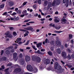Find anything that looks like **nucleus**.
<instances>
[{"label":"nucleus","mask_w":74,"mask_h":74,"mask_svg":"<svg viewBox=\"0 0 74 74\" xmlns=\"http://www.w3.org/2000/svg\"><path fill=\"white\" fill-rule=\"evenodd\" d=\"M62 55L63 57H64V58H66V53L64 52H63L62 53Z\"/></svg>","instance_id":"nucleus-12"},{"label":"nucleus","mask_w":74,"mask_h":74,"mask_svg":"<svg viewBox=\"0 0 74 74\" xmlns=\"http://www.w3.org/2000/svg\"><path fill=\"white\" fill-rule=\"evenodd\" d=\"M54 21L56 23H58V22H59V20H58V19H55L54 20Z\"/></svg>","instance_id":"nucleus-43"},{"label":"nucleus","mask_w":74,"mask_h":74,"mask_svg":"<svg viewBox=\"0 0 74 74\" xmlns=\"http://www.w3.org/2000/svg\"><path fill=\"white\" fill-rule=\"evenodd\" d=\"M36 61L37 62H38V63H39V62H40L41 61V59H40V58L39 57H38L36 60Z\"/></svg>","instance_id":"nucleus-15"},{"label":"nucleus","mask_w":74,"mask_h":74,"mask_svg":"<svg viewBox=\"0 0 74 74\" xmlns=\"http://www.w3.org/2000/svg\"><path fill=\"white\" fill-rule=\"evenodd\" d=\"M55 33H62V32H63L62 31H54Z\"/></svg>","instance_id":"nucleus-23"},{"label":"nucleus","mask_w":74,"mask_h":74,"mask_svg":"<svg viewBox=\"0 0 74 74\" xmlns=\"http://www.w3.org/2000/svg\"><path fill=\"white\" fill-rule=\"evenodd\" d=\"M71 42L72 44H73V40H72L71 41Z\"/></svg>","instance_id":"nucleus-63"},{"label":"nucleus","mask_w":74,"mask_h":74,"mask_svg":"<svg viewBox=\"0 0 74 74\" xmlns=\"http://www.w3.org/2000/svg\"><path fill=\"white\" fill-rule=\"evenodd\" d=\"M30 20H31L30 19L26 20L24 21V22H28L29 21H30Z\"/></svg>","instance_id":"nucleus-35"},{"label":"nucleus","mask_w":74,"mask_h":74,"mask_svg":"<svg viewBox=\"0 0 74 74\" xmlns=\"http://www.w3.org/2000/svg\"><path fill=\"white\" fill-rule=\"evenodd\" d=\"M45 18H42L40 19V20L41 21H45Z\"/></svg>","instance_id":"nucleus-62"},{"label":"nucleus","mask_w":74,"mask_h":74,"mask_svg":"<svg viewBox=\"0 0 74 74\" xmlns=\"http://www.w3.org/2000/svg\"><path fill=\"white\" fill-rule=\"evenodd\" d=\"M51 17V16L48 15L46 17V18H50Z\"/></svg>","instance_id":"nucleus-53"},{"label":"nucleus","mask_w":74,"mask_h":74,"mask_svg":"<svg viewBox=\"0 0 74 74\" xmlns=\"http://www.w3.org/2000/svg\"><path fill=\"white\" fill-rule=\"evenodd\" d=\"M32 60L33 61H35V60H36V58H35V57H34V56H32Z\"/></svg>","instance_id":"nucleus-39"},{"label":"nucleus","mask_w":74,"mask_h":74,"mask_svg":"<svg viewBox=\"0 0 74 74\" xmlns=\"http://www.w3.org/2000/svg\"><path fill=\"white\" fill-rule=\"evenodd\" d=\"M19 58H22V54L21 53L19 55Z\"/></svg>","instance_id":"nucleus-46"},{"label":"nucleus","mask_w":74,"mask_h":74,"mask_svg":"<svg viewBox=\"0 0 74 74\" xmlns=\"http://www.w3.org/2000/svg\"><path fill=\"white\" fill-rule=\"evenodd\" d=\"M38 18H41V15L39 14L38 16Z\"/></svg>","instance_id":"nucleus-60"},{"label":"nucleus","mask_w":74,"mask_h":74,"mask_svg":"<svg viewBox=\"0 0 74 74\" xmlns=\"http://www.w3.org/2000/svg\"><path fill=\"white\" fill-rule=\"evenodd\" d=\"M35 16H38V14L36 13L34 15Z\"/></svg>","instance_id":"nucleus-58"},{"label":"nucleus","mask_w":74,"mask_h":74,"mask_svg":"<svg viewBox=\"0 0 74 74\" xmlns=\"http://www.w3.org/2000/svg\"><path fill=\"white\" fill-rule=\"evenodd\" d=\"M13 49V46L11 47L8 48L6 51V53L8 54H10V51H9L8 50H9V51H10L11 49L12 52H14V49Z\"/></svg>","instance_id":"nucleus-3"},{"label":"nucleus","mask_w":74,"mask_h":74,"mask_svg":"<svg viewBox=\"0 0 74 74\" xmlns=\"http://www.w3.org/2000/svg\"><path fill=\"white\" fill-rule=\"evenodd\" d=\"M62 21L64 22V23H65L66 21V20L64 18H62Z\"/></svg>","instance_id":"nucleus-32"},{"label":"nucleus","mask_w":74,"mask_h":74,"mask_svg":"<svg viewBox=\"0 0 74 74\" xmlns=\"http://www.w3.org/2000/svg\"><path fill=\"white\" fill-rule=\"evenodd\" d=\"M10 14V15H11L12 16H14V15H16V13L14 12L12 14Z\"/></svg>","instance_id":"nucleus-37"},{"label":"nucleus","mask_w":74,"mask_h":74,"mask_svg":"<svg viewBox=\"0 0 74 74\" xmlns=\"http://www.w3.org/2000/svg\"><path fill=\"white\" fill-rule=\"evenodd\" d=\"M20 64L23 65V66H25V65H26V63H25L24 60H23L21 62Z\"/></svg>","instance_id":"nucleus-10"},{"label":"nucleus","mask_w":74,"mask_h":74,"mask_svg":"<svg viewBox=\"0 0 74 74\" xmlns=\"http://www.w3.org/2000/svg\"><path fill=\"white\" fill-rule=\"evenodd\" d=\"M64 48V47H63V46L61 45V49H63Z\"/></svg>","instance_id":"nucleus-57"},{"label":"nucleus","mask_w":74,"mask_h":74,"mask_svg":"<svg viewBox=\"0 0 74 74\" xmlns=\"http://www.w3.org/2000/svg\"><path fill=\"white\" fill-rule=\"evenodd\" d=\"M21 41V38H18L16 40V41H15V42H17L18 43V42Z\"/></svg>","instance_id":"nucleus-18"},{"label":"nucleus","mask_w":74,"mask_h":74,"mask_svg":"<svg viewBox=\"0 0 74 74\" xmlns=\"http://www.w3.org/2000/svg\"><path fill=\"white\" fill-rule=\"evenodd\" d=\"M27 33H29V32L27 31V32H26L25 34H24V37H26V36H28V34H27Z\"/></svg>","instance_id":"nucleus-30"},{"label":"nucleus","mask_w":74,"mask_h":74,"mask_svg":"<svg viewBox=\"0 0 74 74\" xmlns=\"http://www.w3.org/2000/svg\"><path fill=\"white\" fill-rule=\"evenodd\" d=\"M56 29L57 30H59L60 29V26H58V25H56L55 27Z\"/></svg>","instance_id":"nucleus-16"},{"label":"nucleus","mask_w":74,"mask_h":74,"mask_svg":"<svg viewBox=\"0 0 74 74\" xmlns=\"http://www.w3.org/2000/svg\"><path fill=\"white\" fill-rule=\"evenodd\" d=\"M51 7V3L50 2L49 3V5L47 6V8H50Z\"/></svg>","instance_id":"nucleus-26"},{"label":"nucleus","mask_w":74,"mask_h":74,"mask_svg":"<svg viewBox=\"0 0 74 74\" xmlns=\"http://www.w3.org/2000/svg\"><path fill=\"white\" fill-rule=\"evenodd\" d=\"M10 20L11 21H13L14 20V21H15V18H10Z\"/></svg>","instance_id":"nucleus-44"},{"label":"nucleus","mask_w":74,"mask_h":74,"mask_svg":"<svg viewBox=\"0 0 74 74\" xmlns=\"http://www.w3.org/2000/svg\"><path fill=\"white\" fill-rule=\"evenodd\" d=\"M2 15H5V16H8V13H7V12H4L3 14Z\"/></svg>","instance_id":"nucleus-21"},{"label":"nucleus","mask_w":74,"mask_h":74,"mask_svg":"<svg viewBox=\"0 0 74 74\" xmlns=\"http://www.w3.org/2000/svg\"><path fill=\"white\" fill-rule=\"evenodd\" d=\"M49 26L50 27H55V24H53L52 23H51V24H50Z\"/></svg>","instance_id":"nucleus-20"},{"label":"nucleus","mask_w":74,"mask_h":74,"mask_svg":"<svg viewBox=\"0 0 74 74\" xmlns=\"http://www.w3.org/2000/svg\"><path fill=\"white\" fill-rule=\"evenodd\" d=\"M45 51V49H41L40 50V51L41 52H44V51Z\"/></svg>","instance_id":"nucleus-56"},{"label":"nucleus","mask_w":74,"mask_h":74,"mask_svg":"<svg viewBox=\"0 0 74 74\" xmlns=\"http://www.w3.org/2000/svg\"><path fill=\"white\" fill-rule=\"evenodd\" d=\"M24 29L25 30H31V31H34L33 30V28L31 26L29 27L26 28H24Z\"/></svg>","instance_id":"nucleus-5"},{"label":"nucleus","mask_w":74,"mask_h":74,"mask_svg":"<svg viewBox=\"0 0 74 74\" xmlns=\"http://www.w3.org/2000/svg\"><path fill=\"white\" fill-rule=\"evenodd\" d=\"M25 59L26 62H28L30 60V57L29 56H26L25 57Z\"/></svg>","instance_id":"nucleus-7"},{"label":"nucleus","mask_w":74,"mask_h":74,"mask_svg":"<svg viewBox=\"0 0 74 74\" xmlns=\"http://www.w3.org/2000/svg\"><path fill=\"white\" fill-rule=\"evenodd\" d=\"M30 41L29 40H27V42L26 43L24 44V45H27L28 44H29V42Z\"/></svg>","instance_id":"nucleus-38"},{"label":"nucleus","mask_w":74,"mask_h":74,"mask_svg":"<svg viewBox=\"0 0 74 74\" xmlns=\"http://www.w3.org/2000/svg\"><path fill=\"white\" fill-rule=\"evenodd\" d=\"M37 47L39 49H41L42 48V47L41 46V45H42V43H39L38 44H36Z\"/></svg>","instance_id":"nucleus-8"},{"label":"nucleus","mask_w":74,"mask_h":74,"mask_svg":"<svg viewBox=\"0 0 74 74\" xmlns=\"http://www.w3.org/2000/svg\"><path fill=\"white\" fill-rule=\"evenodd\" d=\"M16 55H17V53H14L13 54V59H14L15 61H16L17 59H18L16 58Z\"/></svg>","instance_id":"nucleus-9"},{"label":"nucleus","mask_w":74,"mask_h":74,"mask_svg":"<svg viewBox=\"0 0 74 74\" xmlns=\"http://www.w3.org/2000/svg\"><path fill=\"white\" fill-rule=\"evenodd\" d=\"M9 4L10 6H12V5H13L14 4V2H11L9 3Z\"/></svg>","instance_id":"nucleus-19"},{"label":"nucleus","mask_w":74,"mask_h":74,"mask_svg":"<svg viewBox=\"0 0 74 74\" xmlns=\"http://www.w3.org/2000/svg\"><path fill=\"white\" fill-rule=\"evenodd\" d=\"M36 5H35L33 6V8L34 9H36Z\"/></svg>","instance_id":"nucleus-48"},{"label":"nucleus","mask_w":74,"mask_h":74,"mask_svg":"<svg viewBox=\"0 0 74 74\" xmlns=\"http://www.w3.org/2000/svg\"><path fill=\"white\" fill-rule=\"evenodd\" d=\"M55 1H54L53 2V3H52V5L53 6H54V5H55Z\"/></svg>","instance_id":"nucleus-45"},{"label":"nucleus","mask_w":74,"mask_h":74,"mask_svg":"<svg viewBox=\"0 0 74 74\" xmlns=\"http://www.w3.org/2000/svg\"><path fill=\"white\" fill-rule=\"evenodd\" d=\"M29 23H35V22H34V21H30L29 22Z\"/></svg>","instance_id":"nucleus-49"},{"label":"nucleus","mask_w":74,"mask_h":74,"mask_svg":"<svg viewBox=\"0 0 74 74\" xmlns=\"http://www.w3.org/2000/svg\"><path fill=\"white\" fill-rule=\"evenodd\" d=\"M48 40V39L47 38L45 39V43H47Z\"/></svg>","instance_id":"nucleus-51"},{"label":"nucleus","mask_w":74,"mask_h":74,"mask_svg":"<svg viewBox=\"0 0 74 74\" xmlns=\"http://www.w3.org/2000/svg\"><path fill=\"white\" fill-rule=\"evenodd\" d=\"M57 52L58 53L60 54L61 53V50H60V49L58 48L57 50Z\"/></svg>","instance_id":"nucleus-14"},{"label":"nucleus","mask_w":74,"mask_h":74,"mask_svg":"<svg viewBox=\"0 0 74 74\" xmlns=\"http://www.w3.org/2000/svg\"><path fill=\"white\" fill-rule=\"evenodd\" d=\"M36 53H38V54H41V55H44V53L41 52H40V50H38V51L35 52Z\"/></svg>","instance_id":"nucleus-11"},{"label":"nucleus","mask_w":74,"mask_h":74,"mask_svg":"<svg viewBox=\"0 0 74 74\" xmlns=\"http://www.w3.org/2000/svg\"><path fill=\"white\" fill-rule=\"evenodd\" d=\"M9 33H10V32L9 31H8L5 33V36H6V37H7L9 35Z\"/></svg>","instance_id":"nucleus-17"},{"label":"nucleus","mask_w":74,"mask_h":74,"mask_svg":"<svg viewBox=\"0 0 74 74\" xmlns=\"http://www.w3.org/2000/svg\"><path fill=\"white\" fill-rule=\"evenodd\" d=\"M27 3V2H24V3H23V5L24 6L25 5H26V3Z\"/></svg>","instance_id":"nucleus-47"},{"label":"nucleus","mask_w":74,"mask_h":74,"mask_svg":"<svg viewBox=\"0 0 74 74\" xmlns=\"http://www.w3.org/2000/svg\"><path fill=\"white\" fill-rule=\"evenodd\" d=\"M8 70H9V69L8 68L6 69H5V73H7V74H9V73L8 72Z\"/></svg>","instance_id":"nucleus-28"},{"label":"nucleus","mask_w":74,"mask_h":74,"mask_svg":"<svg viewBox=\"0 0 74 74\" xmlns=\"http://www.w3.org/2000/svg\"><path fill=\"white\" fill-rule=\"evenodd\" d=\"M48 54L50 56H52V53L51 51H49L48 52Z\"/></svg>","instance_id":"nucleus-33"},{"label":"nucleus","mask_w":74,"mask_h":74,"mask_svg":"<svg viewBox=\"0 0 74 74\" xmlns=\"http://www.w3.org/2000/svg\"><path fill=\"white\" fill-rule=\"evenodd\" d=\"M4 7V5L2 4L0 5V10L1 8H3Z\"/></svg>","instance_id":"nucleus-24"},{"label":"nucleus","mask_w":74,"mask_h":74,"mask_svg":"<svg viewBox=\"0 0 74 74\" xmlns=\"http://www.w3.org/2000/svg\"><path fill=\"white\" fill-rule=\"evenodd\" d=\"M13 34L14 37H15V36H16L17 33L15 32L14 31L13 33Z\"/></svg>","instance_id":"nucleus-22"},{"label":"nucleus","mask_w":74,"mask_h":74,"mask_svg":"<svg viewBox=\"0 0 74 74\" xmlns=\"http://www.w3.org/2000/svg\"><path fill=\"white\" fill-rule=\"evenodd\" d=\"M67 2V0H63V3H65Z\"/></svg>","instance_id":"nucleus-55"},{"label":"nucleus","mask_w":74,"mask_h":74,"mask_svg":"<svg viewBox=\"0 0 74 74\" xmlns=\"http://www.w3.org/2000/svg\"><path fill=\"white\" fill-rule=\"evenodd\" d=\"M55 69H57V70H60L62 69V67L59 66L58 62H56L55 65Z\"/></svg>","instance_id":"nucleus-2"},{"label":"nucleus","mask_w":74,"mask_h":74,"mask_svg":"<svg viewBox=\"0 0 74 74\" xmlns=\"http://www.w3.org/2000/svg\"><path fill=\"white\" fill-rule=\"evenodd\" d=\"M32 47L35 50H36V51L37 50V49L36 48V47H35V46H34L33 45H32Z\"/></svg>","instance_id":"nucleus-29"},{"label":"nucleus","mask_w":74,"mask_h":74,"mask_svg":"<svg viewBox=\"0 0 74 74\" xmlns=\"http://www.w3.org/2000/svg\"><path fill=\"white\" fill-rule=\"evenodd\" d=\"M61 44H62V43L60 41L57 40L56 42V46L58 47H59L61 45Z\"/></svg>","instance_id":"nucleus-6"},{"label":"nucleus","mask_w":74,"mask_h":74,"mask_svg":"<svg viewBox=\"0 0 74 74\" xmlns=\"http://www.w3.org/2000/svg\"><path fill=\"white\" fill-rule=\"evenodd\" d=\"M15 20V21H17V20H19V18L18 17H16V18H14Z\"/></svg>","instance_id":"nucleus-41"},{"label":"nucleus","mask_w":74,"mask_h":74,"mask_svg":"<svg viewBox=\"0 0 74 74\" xmlns=\"http://www.w3.org/2000/svg\"><path fill=\"white\" fill-rule=\"evenodd\" d=\"M47 1H46L44 3V5H47Z\"/></svg>","instance_id":"nucleus-50"},{"label":"nucleus","mask_w":74,"mask_h":74,"mask_svg":"<svg viewBox=\"0 0 74 74\" xmlns=\"http://www.w3.org/2000/svg\"><path fill=\"white\" fill-rule=\"evenodd\" d=\"M21 69L20 68L16 69H15L14 71V73H17L19 74H23V73H21Z\"/></svg>","instance_id":"nucleus-4"},{"label":"nucleus","mask_w":74,"mask_h":74,"mask_svg":"<svg viewBox=\"0 0 74 74\" xmlns=\"http://www.w3.org/2000/svg\"><path fill=\"white\" fill-rule=\"evenodd\" d=\"M51 60L49 59H46V64H48L50 63Z\"/></svg>","instance_id":"nucleus-13"},{"label":"nucleus","mask_w":74,"mask_h":74,"mask_svg":"<svg viewBox=\"0 0 74 74\" xmlns=\"http://www.w3.org/2000/svg\"><path fill=\"white\" fill-rule=\"evenodd\" d=\"M27 69L28 71H34L35 73H37V71H38V69L36 68H35L33 69L32 68V66L30 65H28L27 66Z\"/></svg>","instance_id":"nucleus-1"},{"label":"nucleus","mask_w":74,"mask_h":74,"mask_svg":"<svg viewBox=\"0 0 74 74\" xmlns=\"http://www.w3.org/2000/svg\"><path fill=\"white\" fill-rule=\"evenodd\" d=\"M6 59V57H3L2 59V60H5Z\"/></svg>","instance_id":"nucleus-52"},{"label":"nucleus","mask_w":74,"mask_h":74,"mask_svg":"<svg viewBox=\"0 0 74 74\" xmlns=\"http://www.w3.org/2000/svg\"><path fill=\"white\" fill-rule=\"evenodd\" d=\"M30 49V47H27L26 49V50H27V49Z\"/></svg>","instance_id":"nucleus-54"},{"label":"nucleus","mask_w":74,"mask_h":74,"mask_svg":"<svg viewBox=\"0 0 74 74\" xmlns=\"http://www.w3.org/2000/svg\"><path fill=\"white\" fill-rule=\"evenodd\" d=\"M36 1L38 2L39 4H40L41 3V0H36Z\"/></svg>","instance_id":"nucleus-34"},{"label":"nucleus","mask_w":74,"mask_h":74,"mask_svg":"<svg viewBox=\"0 0 74 74\" xmlns=\"http://www.w3.org/2000/svg\"><path fill=\"white\" fill-rule=\"evenodd\" d=\"M9 29H10V30L12 31L14 30V27H9Z\"/></svg>","instance_id":"nucleus-36"},{"label":"nucleus","mask_w":74,"mask_h":74,"mask_svg":"<svg viewBox=\"0 0 74 74\" xmlns=\"http://www.w3.org/2000/svg\"><path fill=\"white\" fill-rule=\"evenodd\" d=\"M25 74H32V73H25Z\"/></svg>","instance_id":"nucleus-64"},{"label":"nucleus","mask_w":74,"mask_h":74,"mask_svg":"<svg viewBox=\"0 0 74 74\" xmlns=\"http://www.w3.org/2000/svg\"><path fill=\"white\" fill-rule=\"evenodd\" d=\"M73 38V35L71 34H69V39H71Z\"/></svg>","instance_id":"nucleus-25"},{"label":"nucleus","mask_w":74,"mask_h":74,"mask_svg":"<svg viewBox=\"0 0 74 74\" xmlns=\"http://www.w3.org/2000/svg\"><path fill=\"white\" fill-rule=\"evenodd\" d=\"M27 13V10H25L23 11L22 12V14H25L26 13Z\"/></svg>","instance_id":"nucleus-42"},{"label":"nucleus","mask_w":74,"mask_h":74,"mask_svg":"<svg viewBox=\"0 0 74 74\" xmlns=\"http://www.w3.org/2000/svg\"><path fill=\"white\" fill-rule=\"evenodd\" d=\"M67 57L68 58H69V59H70V58H71V56H70V55H69Z\"/></svg>","instance_id":"nucleus-59"},{"label":"nucleus","mask_w":74,"mask_h":74,"mask_svg":"<svg viewBox=\"0 0 74 74\" xmlns=\"http://www.w3.org/2000/svg\"><path fill=\"white\" fill-rule=\"evenodd\" d=\"M13 45H15V49H17L18 48V45L16 44H13Z\"/></svg>","instance_id":"nucleus-27"},{"label":"nucleus","mask_w":74,"mask_h":74,"mask_svg":"<svg viewBox=\"0 0 74 74\" xmlns=\"http://www.w3.org/2000/svg\"><path fill=\"white\" fill-rule=\"evenodd\" d=\"M5 67L4 66H1V68H0V70H3V69H4Z\"/></svg>","instance_id":"nucleus-31"},{"label":"nucleus","mask_w":74,"mask_h":74,"mask_svg":"<svg viewBox=\"0 0 74 74\" xmlns=\"http://www.w3.org/2000/svg\"><path fill=\"white\" fill-rule=\"evenodd\" d=\"M9 37V38H12V35L9 34L8 36V37Z\"/></svg>","instance_id":"nucleus-40"},{"label":"nucleus","mask_w":74,"mask_h":74,"mask_svg":"<svg viewBox=\"0 0 74 74\" xmlns=\"http://www.w3.org/2000/svg\"><path fill=\"white\" fill-rule=\"evenodd\" d=\"M24 16H25V14H23V15H21L20 16H21V17H23Z\"/></svg>","instance_id":"nucleus-61"}]
</instances>
